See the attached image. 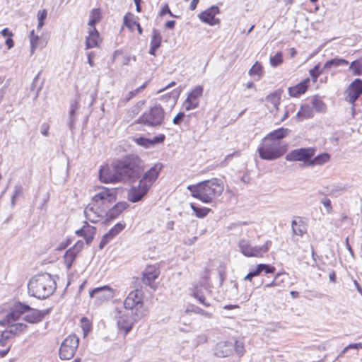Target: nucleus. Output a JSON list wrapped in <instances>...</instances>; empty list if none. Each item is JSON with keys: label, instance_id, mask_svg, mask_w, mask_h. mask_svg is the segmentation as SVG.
I'll list each match as a JSON object with an SVG mask.
<instances>
[{"label": "nucleus", "instance_id": "obj_1", "mask_svg": "<svg viewBox=\"0 0 362 362\" xmlns=\"http://www.w3.org/2000/svg\"><path fill=\"white\" fill-rule=\"evenodd\" d=\"M124 306L127 313L119 312L117 323L119 329L127 334L134 324L146 315L142 291L139 289L131 291L124 301Z\"/></svg>", "mask_w": 362, "mask_h": 362}, {"label": "nucleus", "instance_id": "obj_2", "mask_svg": "<svg viewBox=\"0 0 362 362\" xmlns=\"http://www.w3.org/2000/svg\"><path fill=\"white\" fill-rule=\"evenodd\" d=\"M96 193L93 196L90 203L84 209V215L91 223H98L103 220L105 210L108 209L117 199V191L114 188L98 187Z\"/></svg>", "mask_w": 362, "mask_h": 362}, {"label": "nucleus", "instance_id": "obj_3", "mask_svg": "<svg viewBox=\"0 0 362 362\" xmlns=\"http://www.w3.org/2000/svg\"><path fill=\"white\" fill-rule=\"evenodd\" d=\"M112 167L118 172L122 182H134L141 177L145 164L139 156L128 154L115 160Z\"/></svg>", "mask_w": 362, "mask_h": 362}, {"label": "nucleus", "instance_id": "obj_4", "mask_svg": "<svg viewBox=\"0 0 362 362\" xmlns=\"http://www.w3.org/2000/svg\"><path fill=\"white\" fill-rule=\"evenodd\" d=\"M187 189L193 197L198 199L205 204L213 203L224 189L222 180L218 178H212L200 182L197 185H189Z\"/></svg>", "mask_w": 362, "mask_h": 362}, {"label": "nucleus", "instance_id": "obj_5", "mask_svg": "<svg viewBox=\"0 0 362 362\" xmlns=\"http://www.w3.org/2000/svg\"><path fill=\"white\" fill-rule=\"evenodd\" d=\"M57 284L48 273H40L33 276L28 283V292L30 296L38 299L49 297L55 291Z\"/></svg>", "mask_w": 362, "mask_h": 362}, {"label": "nucleus", "instance_id": "obj_6", "mask_svg": "<svg viewBox=\"0 0 362 362\" xmlns=\"http://www.w3.org/2000/svg\"><path fill=\"white\" fill-rule=\"evenodd\" d=\"M257 151L262 159L272 160L281 157L286 149L281 145L280 141L265 137Z\"/></svg>", "mask_w": 362, "mask_h": 362}, {"label": "nucleus", "instance_id": "obj_7", "mask_svg": "<svg viewBox=\"0 0 362 362\" xmlns=\"http://www.w3.org/2000/svg\"><path fill=\"white\" fill-rule=\"evenodd\" d=\"M165 111L158 105L146 110L137 119V123L148 127H156L162 124Z\"/></svg>", "mask_w": 362, "mask_h": 362}, {"label": "nucleus", "instance_id": "obj_8", "mask_svg": "<svg viewBox=\"0 0 362 362\" xmlns=\"http://www.w3.org/2000/svg\"><path fill=\"white\" fill-rule=\"evenodd\" d=\"M272 245L271 240H267L262 246H252L249 240L242 239L239 241L238 247L240 251L245 257H262L267 252Z\"/></svg>", "mask_w": 362, "mask_h": 362}, {"label": "nucleus", "instance_id": "obj_9", "mask_svg": "<svg viewBox=\"0 0 362 362\" xmlns=\"http://www.w3.org/2000/svg\"><path fill=\"white\" fill-rule=\"evenodd\" d=\"M79 338L76 334H70L62 341L59 356L62 360H69L72 358L78 347Z\"/></svg>", "mask_w": 362, "mask_h": 362}, {"label": "nucleus", "instance_id": "obj_10", "mask_svg": "<svg viewBox=\"0 0 362 362\" xmlns=\"http://www.w3.org/2000/svg\"><path fill=\"white\" fill-rule=\"evenodd\" d=\"M29 309H30V307L28 305L20 302L15 303L6 317L0 320V325L6 326V323L21 322L23 320L25 313H27V310Z\"/></svg>", "mask_w": 362, "mask_h": 362}, {"label": "nucleus", "instance_id": "obj_11", "mask_svg": "<svg viewBox=\"0 0 362 362\" xmlns=\"http://www.w3.org/2000/svg\"><path fill=\"white\" fill-rule=\"evenodd\" d=\"M315 153L313 148H301L292 150L285 157L288 161H303V165L307 166V162L310 160Z\"/></svg>", "mask_w": 362, "mask_h": 362}, {"label": "nucleus", "instance_id": "obj_12", "mask_svg": "<svg viewBox=\"0 0 362 362\" xmlns=\"http://www.w3.org/2000/svg\"><path fill=\"white\" fill-rule=\"evenodd\" d=\"M163 167V165L162 163H156L143 175L139 182L150 189L155 181L158 179Z\"/></svg>", "mask_w": 362, "mask_h": 362}, {"label": "nucleus", "instance_id": "obj_13", "mask_svg": "<svg viewBox=\"0 0 362 362\" xmlns=\"http://www.w3.org/2000/svg\"><path fill=\"white\" fill-rule=\"evenodd\" d=\"M192 296L205 307L210 306V303L206 300V295L211 293L209 286L206 283H201L195 285L192 289Z\"/></svg>", "mask_w": 362, "mask_h": 362}, {"label": "nucleus", "instance_id": "obj_14", "mask_svg": "<svg viewBox=\"0 0 362 362\" xmlns=\"http://www.w3.org/2000/svg\"><path fill=\"white\" fill-rule=\"evenodd\" d=\"M89 296L95 298L98 303H102L114 296V291L109 286H103L90 291Z\"/></svg>", "mask_w": 362, "mask_h": 362}, {"label": "nucleus", "instance_id": "obj_15", "mask_svg": "<svg viewBox=\"0 0 362 362\" xmlns=\"http://www.w3.org/2000/svg\"><path fill=\"white\" fill-rule=\"evenodd\" d=\"M362 94V80L356 78L346 90V100L354 105L356 100Z\"/></svg>", "mask_w": 362, "mask_h": 362}, {"label": "nucleus", "instance_id": "obj_16", "mask_svg": "<svg viewBox=\"0 0 362 362\" xmlns=\"http://www.w3.org/2000/svg\"><path fill=\"white\" fill-rule=\"evenodd\" d=\"M203 88L197 86L189 94L184 102V107L187 110L195 109L199 103V98L202 95Z\"/></svg>", "mask_w": 362, "mask_h": 362}, {"label": "nucleus", "instance_id": "obj_17", "mask_svg": "<svg viewBox=\"0 0 362 362\" xmlns=\"http://www.w3.org/2000/svg\"><path fill=\"white\" fill-rule=\"evenodd\" d=\"M6 329L4 330V338H13L18 337L27 331L28 326L21 322L6 323Z\"/></svg>", "mask_w": 362, "mask_h": 362}, {"label": "nucleus", "instance_id": "obj_18", "mask_svg": "<svg viewBox=\"0 0 362 362\" xmlns=\"http://www.w3.org/2000/svg\"><path fill=\"white\" fill-rule=\"evenodd\" d=\"M220 9L217 6H211L199 15L201 21L211 25H216L220 23V20L215 18V16L219 13Z\"/></svg>", "mask_w": 362, "mask_h": 362}, {"label": "nucleus", "instance_id": "obj_19", "mask_svg": "<svg viewBox=\"0 0 362 362\" xmlns=\"http://www.w3.org/2000/svg\"><path fill=\"white\" fill-rule=\"evenodd\" d=\"M129 204L126 202H119L111 208L105 210V214L103 220L104 222L110 221L118 217L127 207Z\"/></svg>", "mask_w": 362, "mask_h": 362}, {"label": "nucleus", "instance_id": "obj_20", "mask_svg": "<svg viewBox=\"0 0 362 362\" xmlns=\"http://www.w3.org/2000/svg\"><path fill=\"white\" fill-rule=\"evenodd\" d=\"M99 177L101 182L105 183L122 182L118 172L113 168L111 171L107 166L102 167L99 170Z\"/></svg>", "mask_w": 362, "mask_h": 362}, {"label": "nucleus", "instance_id": "obj_21", "mask_svg": "<svg viewBox=\"0 0 362 362\" xmlns=\"http://www.w3.org/2000/svg\"><path fill=\"white\" fill-rule=\"evenodd\" d=\"M150 189L139 182L138 186H133L129 191L127 199L132 203L141 201Z\"/></svg>", "mask_w": 362, "mask_h": 362}, {"label": "nucleus", "instance_id": "obj_22", "mask_svg": "<svg viewBox=\"0 0 362 362\" xmlns=\"http://www.w3.org/2000/svg\"><path fill=\"white\" fill-rule=\"evenodd\" d=\"M83 242L82 240L77 241L75 245L69 248L64 254V264L67 269H70L77 254L81 250L83 247Z\"/></svg>", "mask_w": 362, "mask_h": 362}, {"label": "nucleus", "instance_id": "obj_23", "mask_svg": "<svg viewBox=\"0 0 362 362\" xmlns=\"http://www.w3.org/2000/svg\"><path fill=\"white\" fill-rule=\"evenodd\" d=\"M124 223L119 222L111 228L109 231L105 233L99 244V248L103 249L111 240L121 233L125 228Z\"/></svg>", "mask_w": 362, "mask_h": 362}, {"label": "nucleus", "instance_id": "obj_24", "mask_svg": "<svg viewBox=\"0 0 362 362\" xmlns=\"http://www.w3.org/2000/svg\"><path fill=\"white\" fill-rule=\"evenodd\" d=\"M27 312H28V313H25L23 320L29 323L35 324L41 322L44 319L49 313V310H40L30 308Z\"/></svg>", "mask_w": 362, "mask_h": 362}, {"label": "nucleus", "instance_id": "obj_25", "mask_svg": "<svg viewBox=\"0 0 362 362\" xmlns=\"http://www.w3.org/2000/svg\"><path fill=\"white\" fill-rule=\"evenodd\" d=\"M233 351V344L232 342L220 341L214 348V354L218 357H227L232 354Z\"/></svg>", "mask_w": 362, "mask_h": 362}, {"label": "nucleus", "instance_id": "obj_26", "mask_svg": "<svg viewBox=\"0 0 362 362\" xmlns=\"http://www.w3.org/2000/svg\"><path fill=\"white\" fill-rule=\"evenodd\" d=\"M88 35L86 37V49L98 47L101 42V38L97 29L93 27L88 28Z\"/></svg>", "mask_w": 362, "mask_h": 362}, {"label": "nucleus", "instance_id": "obj_27", "mask_svg": "<svg viewBox=\"0 0 362 362\" xmlns=\"http://www.w3.org/2000/svg\"><path fill=\"white\" fill-rule=\"evenodd\" d=\"M159 269L156 265H150L143 272V281L151 287V284L158 277Z\"/></svg>", "mask_w": 362, "mask_h": 362}, {"label": "nucleus", "instance_id": "obj_28", "mask_svg": "<svg viewBox=\"0 0 362 362\" xmlns=\"http://www.w3.org/2000/svg\"><path fill=\"white\" fill-rule=\"evenodd\" d=\"M95 228L89 226L87 223L83 226L82 228L76 231L78 235L82 236L85 238L87 244H89L93 240L95 234Z\"/></svg>", "mask_w": 362, "mask_h": 362}, {"label": "nucleus", "instance_id": "obj_29", "mask_svg": "<svg viewBox=\"0 0 362 362\" xmlns=\"http://www.w3.org/2000/svg\"><path fill=\"white\" fill-rule=\"evenodd\" d=\"M292 231L294 235L303 236L307 232V226L305 222L300 217L291 222Z\"/></svg>", "mask_w": 362, "mask_h": 362}, {"label": "nucleus", "instance_id": "obj_30", "mask_svg": "<svg viewBox=\"0 0 362 362\" xmlns=\"http://www.w3.org/2000/svg\"><path fill=\"white\" fill-rule=\"evenodd\" d=\"M309 78L304 80L303 81L298 83L295 86L288 88V93L291 97H299L302 94L305 93L308 89V83Z\"/></svg>", "mask_w": 362, "mask_h": 362}, {"label": "nucleus", "instance_id": "obj_31", "mask_svg": "<svg viewBox=\"0 0 362 362\" xmlns=\"http://www.w3.org/2000/svg\"><path fill=\"white\" fill-rule=\"evenodd\" d=\"M124 25L127 27L131 31H134V28H136L138 33L141 35L143 30L140 24L134 20L133 14L128 13L124 17Z\"/></svg>", "mask_w": 362, "mask_h": 362}, {"label": "nucleus", "instance_id": "obj_32", "mask_svg": "<svg viewBox=\"0 0 362 362\" xmlns=\"http://www.w3.org/2000/svg\"><path fill=\"white\" fill-rule=\"evenodd\" d=\"M330 160V155L327 153H323L317 155L314 157L313 159L310 158V160L307 162V166H315V165H322L326 163H327Z\"/></svg>", "mask_w": 362, "mask_h": 362}, {"label": "nucleus", "instance_id": "obj_33", "mask_svg": "<svg viewBox=\"0 0 362 362\" xmlns=\"http://www.w3.org/2000/svg\"><path fill=\"white\" fill-rule=\"evenodd\" d=\"M314 116L313 108L312 106L305 104L300 106V110L297 112L296 117L300 120L311 118Z\"/></svg>", "mask_w": 362, "mask_h": 362}, {"label": "nucleus", "instance_id": "obj_34", "mask_svg": "<svg viewBox=\"0 0 362 362\" xmlns=\"http://www.w3.org/2000/svg\"><path fill=\"white\" fill-rule=\"evenodd\" d=\"M349 64V62L342 58L335 57L327 61L323 66V69H330L332 67L344 66Z\"/></svg>", "mask_w": 362, "mask_h": 362}, {"label": "nucleus", "instance_id": "obj_35", "mask_svg": "<svg viewBox=\"0 0 362 362\" xmlns=\"http://www.w3.org/2000/svg\"><path fill=\"white\" fill-rule=\"evenodd\" d=\"M102 15L100 8H93L89 16L88 28H95V24L101 21Z\"/></svg>", "mask_w": 362, "mask_h": 362}, {"label": "nucleus", "instance_id": "obj_36", "mask_svg": "<svg viewBox=\"0 0 362 362\" xmlns=\"http://www.w3.org/2000/svg\"><path fill=\"white\" fill-rule=\"evenodd\" d=\"M289 132V129L281 127L270 132L266 137L269 139H275L279 141L280 139L286 137Z\"/></svg>", "mask_w": 362, "mask_h": 362}, {"label": "nucleus", "instance_id": "obj_37", "mask_svg": "<svg viewBox=\"0 0 362 362\" xmlns=\"http://www.w3.org/2000/svg\"><path fill=\"white\" fill-rule=\"evenodd\" d=\"M190 207L194 212L196 217L199 218H203L208 215L211 209L206 207H200L197 206L195 204L191 203Z\"/></svg>", "mask_w": 362, "mask_h": 362}, {"label": "nucleus", "instance_id": "obj_38", "mask_svg": "<svg viewBox=\"0 0 362 362\" xmlns=\"http://www.w3.org/2000/svg\"><path fill=\"white\" fill-rule=\"evenodd\" d=\"M161 42H162V37H161L160 32L158 30L153 28L152 30V35H151L150 45H152V46L159 48L160 47Z\"/></svg>", "mask_w": 362, "mask_h": 362}, {"label": "nucleus", "instance_id": "obj_39", "mask_svg": "<svg viewBox=\"0 0 362 362\" xmlns=\"http://www.w3.org/2000/svg\"><path fill=\"white\" fill-rule=\"evenodd\" d=\"M362 62L361 59L353 61L349 66V69L352 71L354 76L362 75Z\"/></svg>", "mask_w": 362, "mask_h": 362}, {"label": "nucleus", "instance_id": "obj_40", "mask_svg": "<svg viewBox=\"0 0 362 362\" xmlns=\"http://www.w3.org/2000/svg\"><path fill=\"white\" fill-rule=\"evenodd\" d=\"M312 107L317 112H323L326 110V105L318 96H315L312 99Z\"/></svg>", "mask_w": 362, "mask_h": 362}, {"label": "nucleus", "instance_id": "obj_41", "mask_svg": "<svg viewBox=\"0 0 362 362\" xmlns=\"http://www.w3.org/2000/svg\"><path fill=\"white\" fill-rule=\"evenodd\" d=\"M146 83H144L142 86H141L140 87L133 90H131L129 91L127 95L122 99V101L124 103H127L129 102L132 98H133L134 97H135L136 95H137L139 93H140L141 92H142L144 90V89L146 88Z\"/></svg>", "mask_w": 362, "mask_h": 362}, {"label": "nucleus", "instance_id": "obj_42", "mask_svg": "<svg viewBox=\"0 0 362 362\" xmlns=\"http://www.w3.org/2000/svg\"><path fill=\"white\" fill-rule=\"evenodd\" d=\"M281 91L276 90L271 93L267 97V100L274 105V107L277 106L280 103Z\"/></svg>", "mask_w": 362, "mask_h": 362}, {"label": "nucleus", "instance_id": "obj_43", "mask_svg": "<svg viewBox=\"0 0 362 362\" xmlns=\"http://www.w3.org/2000/svg\"><path fill=\"white\" fill-rule=\"evenodd\" d=\"M23 187L21 185H16L13 188V193L11 196V206H14L18 197L23 194Z\"/></svg>", "mask_w": 362, "mask_h": 362}, {"label": "nucleus", "instance_id": "obj_44", "mask_svg": "<svg viewBox=\"0 0 362 362\" xmlns=\"http://www.w3.org/2000/svg\"><path fill=\"white\" fill-rule=\"evenodd\" d=\"M270 64L272 67H276L283 62V55L281 52H278L275 55L271 56Z\"/></svg>", "mask_w": 362, "mask_h": 362}, {"label": "nucleus", "instance_id": "obj_45", "mask_svg": "<svg viewBox=\"0 0 362 362\" xmlns=\"http://www.w3.org/2000/svg\"><path fill=\"white\" fill-rule=\"evenodd\" d=\"M250 76H258L259 77L262 74V66L258 62H255V64L251 67L249 71Z\"/></svg>", "mask_w": 362, "mask_h": 362}, {"label": "nucleus", "instance_id": "obj_46", "mask_svg": "<svg viewBox=\"0 0 362 362\" xmlns=\"http://www.w3.org/2000/svg\"><path fill=\"white\" fill-rule=\"evenodd\" d=\"M284 273H278L276 274L274 280L264 286L265 288H270V287H274V286H280L281 283L284 281V279H280L281 276H284Z\"/></svg>", "mask_w": 362, "mask_h": 362}, {"label": "nucleus", "instance_id": "obj_47", "mask_svg": "<svg viewBox=\"0 0 362 362\" xmlns=\"http://www.w3.org/2000/svg\"><path fill=\"white\" fill-rule=\"evenodd\" d=\"M39 40V37L35 35L34 30H32L30 35V52L33 53L37 48V41Z\"/></svg>", "mask_w": 362, "mask_h": 362}, {"label": "nucleus", "instance_id": "obj_48", "mask_svg": "<svg viewBox=\"0 0 362 362\" xmlns=\"http://www.w3.org/2000/svg\"><path fill=\"white\" fill-rule=\"evenodd\" d=\"M257 266L260 273L264 272L266 274H273L276 271V268L274 266L269 264H259Z\"/></svg>", "mask_w": 362, "mask_h": 362}, {"label": "nucleus", "instance_id": "obj_49", "mask_svg": "<svg viewBox=\"0 0 362 362\" xmlns=\"http://www.w3.org/2000/svg\"><path fill=\"white\" fill-rule=\"evenodd\" d=\"M322 71H320V64L315 65L312 69L310 70V75L314 81H316L318 76L321 74Z\"/></svg>", "mask_w": 362, "mask_h": 362}, {"label": "nucleus", "instance_id": "obj_50", "mask_svg": "<svg viewBox=\"0 0 362 362\" xmlns=\"http://www.w3.org/2000/svg\"><path fill=\"white\" fill-rule=\"evenodd\" d=\"M233 349H235L239 356H243L245 351L243 343L236 341L235 344H233Z\"/></svg>", "mask_w": 362, "mask_h": 362}, {"label": "nucleus", "instance_id": "obj_51", "mask_svg": "<svg viewBox=\"0 0 362 362\" xmlns=\"http://www.w3.org/2000/svg\"><path fill=\"white\" fill-rule=\"evenodd\" d=\"M136 142L139 146H144L145 148H149L151 147V142L150 139L144 138V137H139L136 139Z\"/></svg>", "mask_w": 362, "mask_h": 362}, {"label": "nucleus", "instance_id": "obj_52", "mask_svg": "<svg viewBox=\"0 0 362 362\" xmlns=\"http://www.w3.org/2000/svg\"><path fill=\"white\" fill-rule=\"evenodd\" d=\"M207 339H208V337L206 334H199L197 335L194 339V343L197 345V346H199L200 344H204L207 341Z\"/></svg>", "mask_w": 362, "mask_h": 362}, {"label": "nucleus", "instance_id": "obj_53", "mask_svg": "<svg viewBox=\"0 0 362 362\" xmlns=\"http://www.w3.org/2000/svg\"><path fill=\"white\" fill-rule=\"evenodd\" d=\"M164 134H159L156 136H154L153 139H150L151 146H153L156 144L162 143L165 140Z\"/></svg>", "mask_w": 362, "mask_h": 362}, {"label": "nucleus", "instance_id": "obj_54", "mask_svg": "<svg viewBox=\"0 0 362 362\" xmlns=\"http://www.w3.org/2000/svg\"><path fill=\"white\" fill-rule=\"evenodd\" d=\"M260 274L258 266L255 268V269L250 272L245 277V280L251 281L252 279L255 276H258Z\"/></svg>", "mask_w": 362, "mask_h": 362}, {"label": "nucleus", "instance_id": "obj_55", "mask_svg": "<svg viewBox=\"0 0 362 362\" xmlns=\"http://www.w3.org/2000/svg\"><path fill=\"white\" fill-rule=\"evenodd\" d=\"M139 103H141V105H144V102H139L136 105L133 106L129 111V114L132 116V117H134L135 115H136L139 112V109H140V105H139Z\"/></svg>", "mask_w": 362, "mask_h": 362}, {"label": "nucleus", "instance_id": "obj_56", "mask_svg": "<svg viewBox=\"0 0 362 362\" xmlns=\"http://www.w3.org/2000/svg\"><path fill=\"white\" fill-rule=\"evenodd\" d=\"M321 203L326 208L327 213H331L332 212V204H331L330 199H329L327 198H323L321 200Z\"/></svg>", "mask_w": 362, "mask_h": 362}, {"label": "nucleus", "instance_id": "obj_57", "mask_svg": "<svg viewBox=\"0 0 362 362\" xmlns=\"http://www.w3.org/2000/svg\"><path fill=\"white\" fill-rule=\"evenodd\" d=\"M193 311L197 313V314H199V315H204V316H206L209 318L211 317L212 316V314L209 313V312H206L205 310H204L203 309L199 308V307H196L194 308Z\"/></svg>", "mask_w": 362, "mask_h": 362}, {"label": "nucleus", "instance_id": "obj_58", "mask_svg": "<svg viewBox=\"0 0 362 362\" xmlns=\"http://www.w3.org/2000/svg\"><path fill=\"white\" fill-rule=\"evenodd\" d=\"M185 117L184 112H179L173 119V122L174 124H180L181 121Z\"/></svg>", "mask_w": 362, "mask_h": 362}, {"label": "nucleus", "instance_id": "obj_59", "mask_svg": "<svg viewBox=\"0 0 362 362\" xmlns=\"http://www.w3.org/2000/svg\"><path fill=\"white\" fill-rule=\"evenodd\" d=\"M165 13H168L170 16H173V17H177L176 16L173 15L171 12V11L170 10L169 8V6L168 4H165L161 9L160 12V16H163L165 15Z\"/></svg>", "mask_w": 362, "mask_h": 362}, {"label": "nucleus", "instance_id": "obj_60", "mask_svg": "<svg viewBox=\"0 0 362 362\" xmlns=\"http://www.w3.org/2000/svg\"><path fill=\"white\" fill-rule=\"evenodd\" d=\"M179 93L180 92L177 91V90H173V92L170 93L168 94V97L170 98V99H172L173 100V104L175 105V103H176V100L177 98H178V95H179Z\"/></svg>", "mask_w": 362, "mask_h": 362}, {"label": "nucleus", "instance_id": "obj_61", "mask_svg": "<svg viewBox=\"0 0 362 362\" xmlns=\"http://www.w3.org/2000/svg\"><path fill=\"white\" fill-rule=\"evenodd\" d=\"M360 348H362V343H357V344H351L349 345H348L347 346H346L342 353L344 354L346 353V351L349 349H360Z\"/></svg>", "mask_w": 362, "mask_h": 362}, {"label": "nucleus", "instance_id": "obj_62", "mask_svg": "<svg viewBox=\"0 0 362 362\" xmlns=\"http://www.w3.org/2000/svg\"><path fill=\"white\" fill-rule=\"evenodd\" d=\"M49 127L48 124L43 123L41 125V128H40L41 134L45 136H47L49 134Z\"/></svg>", "mask_w": 362, "mask_h": 362}, {"label": "nucleus", "instance_id": "obj_63", "mask_svg": "<svg viewBox=\"0 0 362 362\" xmlns=\"http://www.w3.org/2000/svg\"><path fill=\"white\" fill-rule=\"evenodd\" d=\"M75 112L76 110H74V109H71L70 108V111H69V127L71 129L73 127V125H74V121H75V119H74V114H75Z\"/></svg>", "mask_w": 362, "mask_h": 362}, {"label": "nucleus", "instance_id": "obj_64", "mask_svg": "<svg viewBox=\"0 0 362 362\" xmlns=\"http://www.w3.org/2000/svg\"><path fill=\"white\" fill-rule=\"evenodd\" d=\"M47 17V11L45 9L40 10L37 13L38 21H44Z\"/></svg>", "mask_w": 362, "mask_h": 362}]
</instances>
